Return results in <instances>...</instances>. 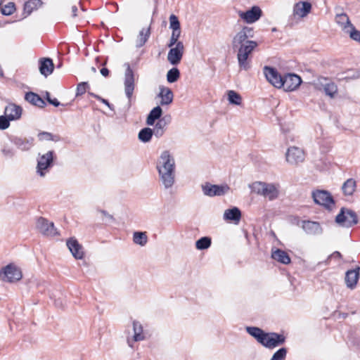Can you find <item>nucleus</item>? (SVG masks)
Instances as JSON below:
<instances>
[{
    "label": "nucleus",
    "mask_w": 360,
    "mask_h": 360,
    "mask_svg": "<svg viewBox=\"0 0 360 360\" xmlns=\"http://www.w3.org/2000/svg\"><path fill=\"white\" fill-rule=\"evenodd\" d=\"M245 330L258 343L269 349L283 345L286 340V337L283 333L265 332L264 330L257 326H247Z\"/></svg>",
    "instance_id": "nucleus-1"
},
{
    "label": "nucleus",
    "mask_w": 360,
    "mask_h": 360,
    "mask_svg": "<svg viewBox=\"0 0 360 360\" xmlns=\"http://www.w3.org/2000/svg\"><path fill=\"white\" fill-rule=\"evenodd\" d=\"M156 167L165 188H171L174 183L175 161L169 151L164 150L161 153Z\"/></svg>",
    "instance_id": "nucleus-2"
},
{
    "label": "nucleus",
    "mask_w": 360,
    "mask_h": 360,
    "mask_svg": "<svg viewBox=\"0 0 360 360\" xmlns=\"http://www.w3.org/2000/svg\"><path fill=\"white\" fill-rule=\"evenodd\" d=\"M335 221L340 226L351 228L357 224L359 220L357 214L354 210L343 207L335 217Z\"/></svg>",
    "instance_id": "nucleus-3"
},
{
    "label": "nucleus",
    "mask_w": 360,
    "mask_h": 360,
    "mask_svg": "<svg viewBox=\"0 0 360 360\" xmlns=\"http://www.w3.org/2000/svg\"><path fill=\"white\" fill-rule=\"evenodd\" d=\"M37 159V173L40 176H44L46 172L53 166L54 160L56 159V153L49 150L46 153L40 155Z\"/></svg>",
    "instance_id": "nucleus-4"
},
{
    "label": "nucleus",
    "mask_w": 360,
    "mask_h": 360,
    "mask_svg": "<svg viewBox=\"0 0 360 360\" xmlns=\"http://www.w3.org/2000/svg\"><path fill=\"white\" fill-rule=\"evenodd\" d=\"M312 198L316 205L323 206L328 211H331L335 201L331 193L326 190H316L312 192Z\"/></svg>",
    "instance_id": "nucleus-5"
},
{
    "label": "nucleus",
    "mask_w": 360,
    "mask_h": 360,
    "mask_svg": "<svg viewBox=\"0 0 360 360\" xmlns=\"http://www.w3.org/2000/svg\"><path fill=\"white\" fill-rule=\"evenodd\" d=\"M202 193L205 195L209 197L224 195L230 190L227 184H212L210 182H205L201 186Z\"/></svg>",
    "instance_id": "nucleus-6"
},
{
    "label": "nucleus",
    "mask_w": 360,
    "mask_h": 360,
    "mask_svg": "<svg viewBox=\"0 0 360 360\" xmlns=\"http://www.w3.org/2000/svg\"><path fill=\"white\" fill-rule=\"evenodd\" d=\"M0 274L4 281L9 283L18 281L22 276L21 270L13 264H9L4 267Z\"/></svg>",
    "instance_id": "nucleus-7"
},
{
    "label": "nucleus",
    "mask_w": 360,
    "mask_h": 360,
    "mask_svg": "<svg viewBox=\"0 0 360 360\" xmlns=\"http://www.w3.org/2000/svg\"><path fill=\"white\" fill-rule=\"evenodd\" d=\"M124 66L126 67L124 81V92L130 103L135 88L134 73L129 63H125Z\"/></svg>",
    "instance_id": "nucleus-8"
},
{
    "label": "nucleus",
    "mask_w": 360,
    "mask_h": 360,
    "mask_svg": "<svg viewBox=\"0 0 360 360\" xmlns=\"http://www.w3.org/2000/svg\"><path fill=\"white\" fill-rule=\"evenodd\" d=\"M264 74L267 81L274 87L281 89L283 86V75H281L276 68L265 65L264 67Z\"/></svg>",
    "instance_id": "nucleus-9"
},
{
    "label": "nucleus",
    "mask_w": 360,
    "mask_h": 360,
    "mask_svg": "<svg viewBox=\"0 0 360 360\" xmlns=\"http://www.w3.org/2000/svg\"><path fill=\"white\" fill-rule=\"evenodd\" d=\"M8 138L12 144L23 152L30 150L34 146V139L33 137L26 138L16 135H9Z\"/></svg>",
    "instance_id": "nucleus-10"
},
{
    "label": "nucleus",
    "mask_w": 360,
    "mask_h": 360,
    "mask_svg": "<svg viewBox=\"0 0 360 360\" xmlns=\"http://www.w3.org/2000/svg\"><path fill=\"white\" fill-rule=\"evenodd\" d=\"M302 82V78L299 75L295 73H285L283 75V85L281 86V88L285 91H293L300 86Z\"/></svg>",
    "instance_id": "nucleus-11"
},
{
    "label": "nucleus",
    "mask_w": 360,
    "mask_h": 360,
    "mask_svg": "<svg viewBox=\"0 0 360 360\" xmlns=\"http://www.w3.org/2000/svg\"><path fill=\"white\" fill-rule=\"evenodd\" d=\"M239 17L246 23L252 24L257 22L262 15V9L257 6H253L250 9L238 12Z\"/></svg>",
    "instance_id": "nucleus-12"
},
{
    "label": "nucleus",
    "mask_w": 360,
    "mask_h": 360,
    "mask_svg": "<svg viewBox=\"0 0 360 360\" xmlns=\"http://www.w3.org/2000/svg\"><path fill=\"white\" fill-rule=\"evenodd\" d=\"M255 36L253 27L244 26L240 31H239L233 37L232 39V48L236 50L239 46V44L248 41V39L253 38Z\"/></svg>",
    "instance_id": "nucleus-13"
},
{
    "label": "nucleus",
    "mask_w": 360,
    "mask_h": 360,
    "mask_svg": "<svg viewBox=\"0 0 360 360\" xmlns=\"http://www.w3.org/2000/svg\"><path fill=\"white\" fill-rule=\"evenodd\" d=\"M37 227L44 236H56L58 235V233L55 228L53 222L49 221L48 219L41 217L37 219Z\"/></svg>",
    "instance_id": "nucleus-14"
},
{
    "label": "nucleus",
    "mask_w": 360,
    "mask_h": 360,
    "mask_svg": "<svg viewBox=\"0 0 360 360\" xmlns=\"http://www.w3.org/2000/svg\"><path fill=\"white\" fill-rule=\"evenodd\" d=\"M167 60L172 65H177L181 60L184 55V46L182 41L176 43L175 47H169Z\"/></svg>",
    "instance_id": "nucleus-15"
},
{
    "label": "nucleus",
    "mask_w": 360,
    "mask_h": 360,
    "mask_svg": "<svg viewBox=\"0 0 360 360\" xmlns=\"http://www.w3.org/2000/svg\"><path fill=\"white\" fill-rule=\"evenodd\" d=\"M286 161L291 165H297L304 160V151L298 147H290L285 153Z\"/></svg>",
    "instance_id": "nucleus-16"
},
{
    "label": "nucleus",
    "mask_w": 360,
    "mask_h": 360,
    "mask_svg": "<svg viewBox=\"0 0 360 360\" xmlns=\"http://www.w3.org/2000/svg\"><path fill=\"white\" fill-rule=\"evenodd\" d=\"M360 278V266H356L354 269L347 270L345 273V281L348 288L353 290L356 288Z\"/></svg>",
    "instance_id": "nucleus-17"
},
{
    "label": "nucleus",
    "mask_w": 360,
    "mask_h": 360,
    "mask_svg": "<svg viewBox=\"0 0 360 360\" xmlns=\"http://www.w3.org/2000/svg\"><path fill=\"white\" fill-rule=\"evenodd\" d=\"M67 246L71 252L72 256L77 259H82L84 257L82 246L78 240L74 238H70L67 240Z\"/></svg>",
    "instance_id": "nucleus-18"
},
{
    "label": "nucleus",
    "mask_w": 360,
    "mask_h": 360,
    "mask_svg": "<svg viewBox=\"0 0 360 360\" xmlns=\"http://www.w3.org/2000/svg\"><path fill=\"white\" fill-rule=\"evenodd\" d=\"M39 69L40 73L45 77H48L54 70L53 60L50 58H41L39 60Z\"/></svg>",
    "instance_id": "nucleus-19"
},
{
    "label": "nucleus",
    "mask_w": 360,
    "mask_h": 360,
    "mask_svg": "<svg viewBox=\"0 0 360 360\" xmlns=\"http://www.w3.org/2000/svg\"><path fill=\"white\" fill-rule=\"evenodd\" d=\"M242 213L240 210L237 207L227 209L224 213V219L226 221L233 222L238 224L241 219Z\"/></svg>",
    "instance_id": "nucleus-20"
},
{
    "label": "nucleus",
    "mask_w": 360,
    "mask_h": 360,
    "mask_svg": "<svg viewBox=\"0 0 360 360\" xmlns=\"http://www.w3.org/2000/svg\"><path fill=\"white\" fill-rule=\"evenodd\" d=\"M302 229L310 235H319L323 233V229L318 221H303Z\"/></svg>",
    "instance_id": "nucleus-21"
},
{
    "label": "nucleus",
    "mask_w": 360,
    "mask_h": 360,
    "mask_svg": "<svg viewBox=\"0 0 360 360\" xmlns=\"http://www.w3.org/2000/svg\"><path fill=\"white\" fill-rule=\"evenodd\" d=\"M22 108L15 103H9L6 106L4 110L5 115L10 117V120L13 121L20 119L22 115Z\"/></svg>",
    "instance_id": "nucleus-22"
},
{
    "label": "nucleus",
    "mask_w": 360,
    "mask_h": 360,
    "mask_svg": "<svg viewBox=\"0 0 360 360\" xmlns=\"http://www.w3.org/2000/svg\"><path fill=\"white\" fill-rule=\"evenodd\" d=\"M158 96L161 98L160 104L161 105H167L172 103L174 94L169 87L160 86Z\"/></svg>",
    "instance_id": "nucleus-23"
},
{
    "label": "nucleus",
    "mask_w": 360,
    "mask_h": 360,
    "mask_svg": "<svg viewBox=\"0 0 360 360\" xmlns=\"http://www.w3.org/2000/svg\"><path fill=\"white\" fill-rule=\"evenodd\" d=\"M271 258L283 264H289L291 262L289 255L279 248L272 249Z\"/></svg>",
    "instance_id": "nucleus-24"
},
{
    "label": "nucleus",
    "mask_w": 360,
    "mask_h": 360,
    "mask_svg": "<svg viewBox=\"0 0 360 360\" xmlns=\"http://www.w3.org/2000/svg\"><path fill=\"white\" fill-rule=\"evenodd\" d=\"M25 99L32 105L40 108H44L46 105L44 100L39 94L32 91L27 92L25 95Z\"/></svg>",
    "instance_id": "nucleus-25"
},
{
    "label": "nucleus",
    "mask_w": 360,
    "mask_h": 360,
    "mask_svg": "<svg viewBox=\"0 0 360 360\" xmlns=\"http://www.w3.org/2000/svg\"><path fill=\"white\" fill-rule=\"evenodd\" d=\"M311 10V4L308 1H300L295 4L294 6V13L300 16L305 17Z\"/></svg>",
    "instance_id": "nucleus-26"
},
{
    "label": "nucleus",
    "mask_w": 360,
    "mask_h": 360,
    "mask_svg": "<svg viewBox=\"0 0 360 360\" xmlns=\"http://www.w3.org/2000/svg\"><path fill=\"white\" fill-rule=\"evenodd\" d=\"M162 115V109L160 105L153 108L146 117V124L153 126L157 120L160 119Z\"/></svg>",
    "instance_id": "nucleus-27"
},
{
    "label": "nucleus",
    "mask_w": 360,
    "mask_h": 360,
    "mask_svg": "<svg viewBox=\"0 0 360 360\" xmlns=\"http://www.w3.org/2000/svg\"><path fill=\"white\" fill-rule=\"evenodd\" d=\"M249 55V53H245L241 50H238L237 59L240 69L248 70L250 68V60L248 59Z\"/></svg>",
    "instance_id": "nucleus-28"
},
{
    "label": "nucleus",
    "mask_w": 360,
    "mask_h": 360,
    "mask_svg": "<svg viewBox=\"0 0 360 360\" xmlns=\"http://www.w3.org/2000/svg\"><path fill=\"white\" fill-rule=\"evenodd\" d=\"M262 195L268 198L269 200H275L278 196V191L274 184H265V186L262 190Z\"/></svg>",
    "instance_id": "nucleus-29"
},
{
    "label": "nucleus",
    "mask_w": 360,
    "mask_h": 360,
    "mask_svg": "<svg viewBox=\"0 0 360 360\" xmlns=\"http://www.w3.org/2000/svg\"><path fill=\"white\" fill-rule=\"evenodd\" d=\"M42 4V1L41 0H29L26 1L23 6V12L25 14L24 18L30 15L32 12L37 9Z\"/></svg>",
    "instance_id": "nucleus-30"
},
{
    "label": "nucleus",
    "mask_w": 360,
    "mask_h": 360,
    "mask_svg": "<svg viewBox=\"0 0 360 360\" xmlns=\"http://www.w3.org/2000/svg\"><path fill=\"white\" fill-rule=\"evenodd\" d=\"M150 35V26L147 29L143 28L140 32L136 40V48H141L145 45Z\"/></svg>",
    "instance_id": "nucleus-31"
},
{
    "label": "nucleus",
    "mask_w": 360,
    "mask_h": 360,
    "mask_svg": "<svg viewBox=\"0 0 360 360\" xmlns=\"http://www.w3.org/2000/svg\"><path fill=\"white\" fill-rule=\"evenodd\" d=\"M356 181L353 179H348L342 186V190L345 195H352L356 190Z\"/></svg>",
    "instance_id": "nucleus-32"
},
{
    "label": "nucleus",
    "mask_w": 360,
    "mask_h": 360,
    "mask_svg": "<svg viewBox=\"0 0 360 360\" xmlns=\"http://www.w3.org/2000/svg\"><path fill=\"white\" fill-rule=\"evenodd\" d=\"M153 131L150 127H144L141 129L138 134V139L142 143H148L153 137Z\"/></svg>",
    "instance_id": "nucleus-33"
},
{
    "label": "nucleus",
    "mask_w": 360,
    "mask_h": 360,
    "mask_svg": "<svg viewBox=\"0 0 360 360\" xmlns=\"http://www.w3.org/2000/svg\"><path fill=\"white\" fill-rule=\"evenodd\" d=\"M133 330H134V340L136 342L143 340L145 336L143 333L142 325L136 321H133Z\"/></svg>",
    "instance_id": "nucleus-34"
},
{
    "label": "nucleus",
    "mask_w": 360,
    "mask_h": 360,
    "mask_svg": "<svg viewBox=\"0 0 360 360\" xmlns=\"http://www.w3.org/2000/svg\"><path fill=\"white\" fill-rule=\"evenodd\" d=\"M212 245V239L209 236H203L195 242V248L198 250L208 249Z\"/></svg>",
    "instance_id": "nucleus-35"
},
{
    "label": "nucleus",
    "mask_w": 360,
    "mask_h": 360,
    "mask_svg": "<svg viewBox=\"0 0 360 360\" xmlns=\"http://www.w3.org/2000/svg\"><path fill=\"white\" fill-rule=\"evenodd\" d=\"M257 46L258 43L256 41H246L244 43L239 44V46L236 48V49L241 50L245 53L251 54Z\"/></svg>",
    "instance_id": "nucleus-36"
},
{
    "label": "nucleus",
    "mask_w": 360,
    "mask_h": 360,
    "mask_svg": "<svg viewBox=\"0 0 360 360\" xmlns=\"http://www.w3.org/2000/svg\"><path fill=\"white\" fill-rule=\"evenodd\" d=\"M134 243L141 246H144L148 242V236L146 232L136 231L133 235Z\"/></svg>",
    "instance_id": "nucleus-37"
},
{
    "label": "nucleus",
    "mask_w": 360,
    "mask_h": 360,
    "mask_svg": "<svg viewBox=\"0 0 360 360\" xmlns=\"http://www.w3.org/2000/svg\"><path fill=\"white\" fill-rule=\"evenodd\" d=\"M228 101L230 104L240 105L242 103L241 96L233 90L228 91Z\"/></svg>",
    "instance_id": "nucleus-38"
},
{
    "label": "nucleus",
    "mask_w": 360,
    "mask_h": 360,
    "mask_svg": "<svg viewBox=\"0 0 360 360\" xmlns=\"http://www.w3.org/2000/svg\"><path fill=\"white\" fill-rule=\"evenodd\" d=\"M335 20L336 22L340 25L343 28L352 26L348 15L345 13L336 14Z\"/></svg>",
    "instance_id": "nucleus-39"
},
{
    "label": "nucleus",
    "mask_w": 360,
    "mask_h": 360,
    "mask_svg": "<svg viewBox=\"0 0 360 360\" xmlns=\"http://www.w3.org/2000/svg\"><path fill=\"white\" fill-rule=\"evenodd\" d=\"M38 138L39 140L52 141L54 142H58L61 140V137L57 134H53L47 131H41L39 133Z\"/></svg>",
    "instance_id": "nucleus-40"
},
{
    "label": "nucleus",
    "mask_w": 360,
    "mask_h": 360,
    "mask_svg": "<svg viewBox=\"0 0 360 360\" xmlns=\"http://www.w3.org/2000/svg\"><path fill=\"white\" fill-rule=\"evenodd\" d=\"M180 71L177 68H172L167 73V80L169 83L176 82L180 77Z\"/></svg>",
    "instance_id": "nucleus-41"
},
{
    "label": "nucleus",
    "mask_w": 360,
    "mask_h": 360,
    "mask_svg": "<svg viewBox=\"0 0 360 360\" xmlns=\"http://www.w3.org/2000/svg\"><path fill=\"white\" fill-rule=\"evenodd\" d=\"M287 353V348L281 347L274 353L270 360H285Z\"/></svg>",
    "instance_id": "nucleus-42"
},
{
    "label": "nucleus",
    "mask_w": 360,
    "mask_h": 360,
    "mask_svg": "<svg viewBox=\"0 0 360 360\" xmlns=\"http://www.w3.org/2000/svg\"><path fill=\"white\" fill-rule=\"evenodd\" d=\"M1 13L2 15L8 16L12 15L15 11V5L13 2H9L4 7L0 8Z\"/></svg>",
    "instance_id": "nucleus-43"
},
{
    "label": "nucleus",
    "mask_w": 360,
    "mask_h": 360,
    "mask_svg": "<svg viewBox=\"0 0 360 360\" xmlns=\"http://www.w3.org/2000/svg\"><path fill=\"white\" fill-rule=\"evenodd\" d=\"M169 28L175 31H181V25L178 17L172 14L169 16Z\"/></svg>",
    "instance_id": "nucleus-44"
},
{
    "label": "nucleus",
    "mask_w": 360,
    "mask_h": 360,
    "mask_svg": "<svg viewBox=\"0 0 360 360\" xmlns=\"http://www.w3.org/2000/svg\"><path fill=\"white\" fill-rule=\"evenodd\" d=\"M265 184L266 183H264V182L256 181V182H254L253 184H250V188H251L252 192H254L258 195H262V193H263L262 190L264 189V188L265 186Z\"/></svg>",
    "instance_id": "nucleus-45"
},
{
    "label": "nucleus",
    "mask_w": 360,
    "mask_h": 360,
    "mask_svg": "<svg viewBox=\"0 0 360 360\" xmlns=\"http://www.w3.org/2000/svg\"><path fill=\"white\" fill-rule=\"evenodd\" d=\"M338 91L337 86L334 83L326 84L324 86V92L327 96L333 98Z\"/></svg>",
    "instance_id": "nucleus-46"
},
{
    "label": "nucleus",
    "mask_w": 360,
    "mask_h": 360,
    "mask_svg": "<svg viewBox=\"0 0 360 360\" xmlns=\"http://www.w3.org/2000/svg\"><path fill=\"white\" fill-rule=\"evenodd\" d=\"M89 88V84L87 82H82L77 84L76 96H80L86 93Z\"/></svg>",
    "instance_id": "nucleus-47"
},
{
    "label": "nucleus",
    "mask_w": 360,
    "mask_h": 360,
    "mask_svg": "<svg viewBox=\"0 0 360 360\" xmlns=\"http://www.w3.org/2000/svg\"><path fill=\"white\" fill-rule=\"evenodd\" d=\"M181 35V31H175L172 30V35L169 39V41L167 44L168 47H172L174 45H176L179 41H178L179 37Z\"/></svg>",
    "instance_id": "nucleus-48"
},
{
    "label": "nucleus",
    "mask_w": 360,
    "mask_h": 360,
    "mask_svg": "<svg viewBox=\"0 0 360 360\" xmlns=\"http://www.w3.org/2000/svg\"><path fill=\"white\" fill-rule=\"evenodd\" d=\"M1 153L4 157L8 158H12L16 154L15 150L8 146H4V148L1 149Z\"/></svg>",
    "instance_id": "nucleus-49"
},
{
    "label": "nucleus",
    "mask_w": 360,
    "mask_h": 360,
    "mask_svg": "<svg viewBox=\"0 0 360 360\" xmlns=\"http://www.w3.org/2000/svg\"><path fill=\"white\" fill-rule=\"evenodd\" d=\"M13 121L10 120V117H8L5 114L4 115L0 116V130H5L8 129L10 126V122Z\"/></svg>",
    "instance_id": "nucleus-50"
},
{
    "label": "nucleus",
    "mask_w": 360,
    "mask_h": 360,
    "mask_svg": "<svg viewBox=\"0 0 360 360\" xmlns=\"http://www.w3.org/2000/svg\"><path fill=\"white\" fill-rule=\"evenodd\" d=\"M351 30L349 32V37L353 40L358 41L360 43V31L356 30L355 27L352 25L350 27Z\"/></svg>",
    "instance_id": "nucleus-51"
},
{
    "label": "nucleus",
    "mask_w": 360,
    "mask_h": 360,
    "mask_svg": "<svg viewBox=\"0 0 360 360\" xmlns=\"http://www.w3.org/2000/svg\"><path fill=\"white\" fill-rule=\"evenodd\" d=\"M107 62H108V58H106L105 61L101 63V65H103V66L106 65ZM100 72L105 77H108L110 75V70L105 67H103L101 69Z\"/></svg>",
    "instance_id": "nucleus-52"
},
{
    "label": "nucleus",
    "mask_w": 360,
    "mask_h": 360,
    "mask_svg": "<svg viewBox=\"0 0 360 360\" xmlns=\"http://www.w3.org/2000/svg\"><path fill=\"white\" fill-rule=\"evenodd\" d=\"M152 131H153V136L155 135L157 138H160L163 136L165 130L154 127Z\"/></svg>",
    "instance_id": "nucleus-53"
},
{
    "label": "nucleus",
    "mask_w": 360,
    "mask_h": 360,
    "mask_svg": "<svg viewBox=\"0 0 360 360\" xmlns=\"http://www.w3.org/2000/svg\"><path fill=\"white\" fill-rule=\"evenodd\" d=\"M98 101H101V103L105 104L106 106H108L110 108V110L115 111L114 105L110 103V102L107 99H105V98H102L101 96H100V97H98Z\"/></svg>",
    "instance_id": "nucleus-54"
},
{
    "label": "nucleus",
    "mask_w": 360,
    "mask_h": 360,
    "mask_svg": "<svg viewBox=\"0 0 360 360\" xmlns=\"http://www.w3.org/2000/svg\"><path fill=\"white\" fill-rule=\"evenodd\" d=\"M166 126L167 125L165 124V123L162 122L161 119H159L158 120H157V122L155 124L154 127L165 130Z\"/></svg>",
    "instance_id": "nucleus-55"
},
{
    "label": "nucleus",
    "mask_w": 360,
    "mask_h": 360,
    "mask_svg": "<svg viewBox=\"0 0 360 360\" xmlns=\"http://www.w3.org/2000/svg\"><path fill=\"white\" fill-rule=\"evenodd\" d=\"M342 254L338 252V251H335L333 252L328 257V259H326V262L328 263V260L332 258V257H334V258H338V259H341L342 258Z\"/></svg>",
    "instance_id": "nucleus-56"
},
{
    "label": "nucleus",
    "mask_w": 360,
    "mask_h": 360,
    "mask_svg": "<svg viewBox=\"0 0 360 360\" xmlns=\"http://www.w3.org/2000/svg\"><path fill=\"white\" fill-rule=\"evenodd\" d=\"M48 103L50 104V105H53L54 107H58L60 106V105H62L58 101L57 98H49L48 99Z\"/></svg>",
    "instance_id": "nucleus-57"
},
{
    "label": "nucleus",
    "mask_w": 360,
    "mask_h": 360,
    "mask_svg": "<svg viewBox=\"0 0 360 360\" xmlns=\"http://www.w3.org/2000/svg\"><path fill=\"white\" fill-rule=\"evenodd\" d=\"M160 119L165 123L166 125L170 123L172 117L169 115H166L164 117H161Z\"/></svg>",
    "instance_id": "nucleus-58"
},
{
    "label": "nucleus",
    "mask_w": 360,
    "mask_h": 360,
    "mask_svg": "<svg viewBox=\"0 0 360 360\" xmlns=\"http://www.w3.org/2000/svg\"><path fill=\"white\" fill-rule=\"evenodd\" d=\"M77 7L76 6H72V16L73 17H76L77 15Z\"/></svg>",
    "instance_id": "nucleus-59"
},
{
    "label": "nucleus",
    "mask_w": 360,
    "mask_h": 360,
    "mask_svg": "<svg viewBox=\"0 0 360 360\" xmlns=\"http://www.w3.org/2000/svg\"><path fill=\"white\" fill-rule=\"evenodd\" d=\"M101 212L103 215H105V216H106V217H109L110 219H113V217H112V215L109 214H108L105 210H101Z\"/></svg>",
    "instance_id": "nucleus-60"
},
{
    "label": "nucleus",
    "mask_w": 360,
    "mask_h": 360,
    "mask_svg": "<svg viewBox=\"0 0 360 360\" xmlns=\"http://www.w3.org/2000/svg\"><path fill=\"white\" fill-rule=\"evenodd\" d=\"M88 94H89V96H91V97H94V98H96L97 100H98V97H100V96H99V95H97V94H94V93H93V92H89H89H88Z\"/></svg>",
    "instance_id": "nucleus-61"
},
{
    "label": "nucleus",
    "mask_w": 360,
    "mask_h": 360,
    "mask_svg": "<svg viewBox=\"0 0 360 360\" xmlns=\"http://www.w3.org/2000/svg\"><path fill=\"white\" fill-rule=\"evenodd\" d=\"M45 98H46V101H47V102H48V99L51 98V95H50V93H49V92L46 91V96H45Z\"/></svg>",
    "instance_id": "nucleus-62"
},
{
    "label": "nucleus",
    "mask_w": 360,
    "mask_h": 360,
    "mask_svg": "<svg viewBox=\"0 0 360 360\" xmlns=\"http://www.w3.org/2000/svg\"><path fill=\"white\" fill-rule=\"evenodd\" d=\"M4 77V70L1 68V65H0V77Z\"/></svg>",
    "instance_id": "nucleus-63"
},
{
    "label": "nucleus",
    "mask_w": 360,
    "mask_h": 360,
    "mask_svg": "<svg viewBox=\"0 0 360 360\" xmlns=\"http://www.w3.org/2000/svg\"><path fill=\"white\" fill-rule=\"evenodd\" d=\"M157 11H158V7H157V4L155 3V6L154 10H153V15H154L155 14H156Z\"/></svg>",
    "instance_id": "nucleus-64"
}]
</instances>
